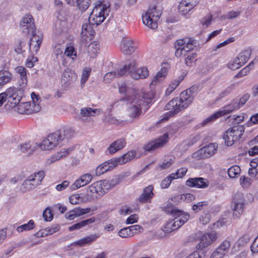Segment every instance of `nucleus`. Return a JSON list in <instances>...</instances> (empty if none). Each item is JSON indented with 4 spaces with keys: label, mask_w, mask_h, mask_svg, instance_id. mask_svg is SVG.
Instances as JSON below:
<instances>
[{
    "label": "nucleus",
    "mask_w": 258,
    "mask_h": 258,
    "mask_svg": "<svg viewBox=\"0 0 258 258\" xmlns=\"http://www.w3.org/2000/svg\"><path fill=\"white\" fill-rule=\"evenodd\" d=\"M244 126L240 125L233 126L227 130L223 136L225 145L227 146H232L235 142L240 139L244 132Z\"/></svg>",
    "instance_id": "nucleus-6"
},
{
    "label": "nucleus",
    "mask_w": 258,
    "mask_h": 258,
    "mask_svg": "<svg viewBox=\"0 0 258 258\" xmlns=\"http://www.w3.org/2000/svg\"><path fill=\"white\" fill-rule=\"evenodd\" d=\"M92 23L90 22L89 23H85L82 25L81 34L82 38L85 41L92 40L94 35L95 31L92 27Z\"/></svg>",
    "instance_id": "nucleus-26"
},
{
    "label": "nucleus",
    "mask_w": 258,
    "mask_h": 258,
    "mask_svg": "<svg viewBox=\"0 0 258 258\" xmlns=\"http://www.w3.org/2000/svg\"><path fill=\"white\" fill-rule=\"evenodd\" d=\"M249 97L250 94L245 93L239 99H235L234 100L236 102L237 105H239V108H240L246 102Z\"/></svg>",
    "instance_id": "nucleus-56"
},
{
    "label": "nucleus",
    "mask_w": 258,
    "mask_h": 258,
    "mask_svg": "<svg viewBox=\"0 0 258 258\" xmlns=\"http://www.w3.org/2000/svg\"><path fill=\"white\" fill-rule=\"evenodd\" d=\"M101 110L100 109H92L90 107L83 108L80 111V117L82 120L85 121L86 119L84 117L94 116L97 112H98L97 114H99Z\"/></svg>",
    "instance_id": "nucleus-35"
},
{
    "label": "nucleus",
    "mask_w": 258,
    "mask_h": 258,
    "mask_svg": "<svg viewBox=\"0 0 258 258\" xmlns=\"http://www.w3.org/2000/svg\"><path fill=\"white\" fill-rule=\"evenodd\" d=\"M163 210L167 213L173 215H179L182 213V210L178 209L174 206L173 203H167L165 206L163 207Z\"/></svg>",
    "instance_id": "nucleus-36"
},
{
    "label": "nucleus",
    "mask_w": 258,
    "mask_h": 258,
    "mask_svg": "<svg viewBox=\"0 0 258 258\" xmlns=\"http://www.w3.org/2000/svg\"><path fill=\"white\" fill-rule=\"evenodd\" d=\"M250 237L249 235L244 234L240 237L237 241L238 246L244 245L249 241Z\"/></svg>",
    "instance_id": "nucleus-63"
},
{
    "label": "nucleus",
    "mask_w": 258,
    "mask_h": 258,
    "mask_svg": "<svg viewBox=\"0 0 258 258\" xmlns=\"http://www.w3.org/2000/svg\"><path fill=\"white\" fill-rule=\"evenodd\" d=\"M128 101L131 104L127 109L128 115L132 119L138 118L142 113L143 106L141 103H143V102L133 96L129 97Z\"/></svg>",
    "instance_id": "nucleus-11"
},
{
    "label": "nucleus",
    "mask_w": 258,
    "mask_h": 258,
    "mask_svg": "<svg viewBox=\"0 0 258 258\" xmlns=\"http://www.w3.org/2000/svg\"><path fill=\"white\" fill-rule=\"evenodd\" d=\"M16 91H17V88L12 87L8 88L5 92H3V94H5L6 100L7 99L9 103L13 100L12 98L14 96V93L16 92Z\"/></svg>",
    "instance_id": "nucleus-45"
},
{
    "label": "nucleus",
    "mask_w": 258,
    "mask_h": 258,
    "mask_svg": "<svg viewBox=\"0 0 258 258\" xmlns=\"http://www.w3.org/2000/svg\"><path fill=\"white\" fill-rule=\"evenodd\" d=\"M90 6V0H79L77 7L82 12L86 11Z\"/></svg>",
    "instance_id": "nucleus-54"
},
{
    "label": "nucleus",
    "mask_w": 258,
    "mask_h": 258,
    "mask_svg": "<svg viewBox=\"0 0 258 258\" xmlns=\"http://www.w3.org/2000/svg\"><path fill=\"white\" fill-rule=\"evenodd\" d=\"M91 69L90 68H86L83 71L81 77V84H85L88 80L91 73Z\"/></svg>",
    "instance_id": "nucleus-55"
},
{
    "label": "nucleus",
    "mask_w": 258,
    "mask_h": 258,
    "mask_svg": "<svg viewBox=\"0 0 258 258\" xmlns=\"http://www.w3.org/2000/svg\"><path fill=\"white\" fill-rule=\"evenodd\" d=\"M217 238V236L215 232L212 231L210 233H205L201 236L200 242L197 245V248L198 249H202L212 244Z\"/></svg>",
    "instance_id": "nucleus-18"
},
{
    "label": "nucleus",
    "mask_w": 258,
    "mask_h": 258,
    "mask_svg": "<svg viewBox=\"0 0 258 258\" xmlns=\"http://www.w3.org/2000/svg\"><path fill=\"white\" fill-rule=\"evenodd\" d=\"M126 144V140L124 138L118 139L109 145L106 149V152L109 154H114L125 147Z\"/></svg>",
    "instance_id": "nucleus-21"
},
{
    "label": "nucleus",
    "mask_w": 258,
    "mask_h": 258,
    "mask_svg": "<svg viewBox=\"0 0 258 258\" xmlns=\"http://www.w3.org/2000/svg\"><path fill=\"white\" fill-rule=\"evenodd\" d=\"M35 227L34 221L30 220L27 223L18 226L17 230L18 232H22L24 231H29L34 229Z\"/></svg>",
    "instance_id": "nucleus-42"
},
{
    "label": "nucleus",
    "mask_w": 258,
    "mask_h": 258,
    "mask_svg": "<svg viewBox=\"0 0 258 258\" xmlns=\"http://www.w3.org/2000/svg\"><path fill=\"white\" fill-rule=\"evenodd\" d=\"M220 116H222L221 115V113L220 112L218 111L216 112L213 114L212 115H211V116L207 117L206 119H205L203 121L202 125H205L209 123L212 122Z\"/></svg>",
    "instance_id": "nucleus-48"
},
{
    "label": "nucleus",
    "mask_w": 258,
    "mask_h": 258,
    "mask_svg": "<svg viewBox=\"0 0 258 258\" xmlns=\"http://www.w3.org/2000/svg\"><path fill=\"white\" fill-rule=\"evenodd\" d=\"M20 27L22 31L25 34H35L36 27L33 17L29 14H26L20 22Z\"/></svg>",
    "instance_id": "nucleus-12"
},
{
    "label": "nucleus",
    "mask_w": 258,
    "mask_h": 258,
    "mask_svg": "<svg viewBox=\"0 0 258 258\" xmlns=\"http://www.w3.org/2000/svg\"><path fill=\"white\" fill-rule=\"evenodd\" d=\"M217 148V145L215 143H211L199 150L198 153L202 158H208L215 154Z\"/></svg>",
    "instance_id": "nucleus-24"
},
{
    "label": "nucleus",
    "mask_w": 258,
    "mask_h": 258,
    "mask_svg": "<svg viewBox=\"0 0 258 258\" xmlns=\"http://www.w3.org/2000/svg\"><path fill=\"white\" fill-rule=\"evenodd\" d=\"M136 153L135 151L132 150L128 151L126 154L119 158V164L120 165L123 164L127 162L131 161L136 156Z\"/></svg>",
    "instance_id": "nucleus-41"
},
{
    "label": "nucleus",
    "mask_w": 258,
    "mask_h": 258,
    "mask_svg": "<svg viewBox=\"0 0 258 258\" xmlns=\"http://www.w3.org/2000/svg\"><path fill=\"white\" fill-rule=\"evenodd\" d=\"M77 79V74L74 71L67 69L63 71L61 75V85L67 90L73 85Z\"/></svg>",
    "instance_id": "nucleus-13"
},
{
    "label": "nucleus",
    "mask_w": 258,
    "mask_h": 258,
    "mask_svg": "<svg viewBox=\"0 0 258 258\" xmlns=\"http://www.w3.org/2000/svg\"><path fill=\"white\" fill-rule=\"evenodd\" d=\"M196 40L191 38H184L178 40L175 43L176 51L175 54L176 57L181 55L186 56V53L193 50L197 45Z\"/></svg>",
    "instance_id": "nucleus-5"
},
{
    "label": "nucleus",
    "mask_w": 258,
    "mask_h": 258,
    "mask_svg": "<svg viewBox=\"0 0 258 258\" xmlns=\"http://www.w3.org/2000/svg\"><path fill=\"white\" fill-rule=\"evenodd\" d=\"M90 211V208L82 209L81 208H75L72 210V213L74 214V216L77 217L86 213H89Z\"/></svg>",
    "instance_id": "nucleus-50"
},
{
    "label": "nucleus",
    "mask_w": 258,
    "mask_h": 258,
    "mask_svg": "<svg viewBox=\"0 0 258 258\" xmlns=\"http://www.w3.org/2000/svg\"><path fill=\"white\" fill-rule=\"evenodd\" d=\"M92 179V175L90 174H84L80 176V177L77 179L71 186L70 189L72 190H74L78 189L79 188L85 186L90 183Z\"/></svg>",
    "instance_id": "nucleus-23"
},
{
    "label": "nucleus",
    "mask_w": 258,
    "mask_h": 258,
    "mask_svg": "<svg viewBox=\"0 0 258 258\" xmlns=\"http://www.w3.org/2000/svg\"><path fill=\"white\" fill-rule=\"evenodd\" d=\"M209 182L203 177L190 178L186 181V185L189 187L205 188L209 186Z\"/></svg>",
    "instance_id": "nucleus-20"
},
{
    "label": "nucleus",
    "mask_w": 258,
    "mask_h": 258,
    "mask_svg": "<svg viewBox=\"0 0 258 258\" xmlns=\"http://www.w3.org/2000/svg\"><path fill=\"white\" fill-rule=\"evenodd\" d=\"M13 78L12 74L6 70L0 71V89L5 85L10 83Z\"/></svg>",
    "instance_id": "nucleus-29"
},
{
    "label": "nucleus",
    "mask_w": 258,
    "mask_h": 258,
    "mask_svg": "<svg viewBox=\"0 0 258 258\" xmlns=\"http://www.w3.org/2000/svg\"><path fill=\"white\" fill-rule=\"evenodd\" d=\"M64 54L68 57H71L73 60H76L77 59V51L74 46L71 44L67 45Z\"/></svg>",
    "instance_id": "nucleus-39"
},
{
    "label": "nucleus",
    "mask_w": 258,
    "mask_h": 258,
    "mask_svg": "<svg viewBox=\"0 0 258 258\" xmlns=\"http://www.w3.org/2000/svg\"><path fill=\"white\" fill-rule=\"evenodd\" d=\"M110 13L109 6L99 2L96 5L91 12L89 18V21L92 23V25L96 26L102 23Z\"/></svg>",
    "instance_id": "nucleus-4"
},
{
    "label": "nucleus",
    "mask_w": 258,
    "mask_h": 258,
    "mask_svg": "<svg viewBox=\"0 0 258 258\" xmlns=\"http://www.w3.org/2000/svg\"><path fill=\"white\" fill-rule=\"evenodd\" d=\"M99 198L104 195L108 189V182L107 180H100L93 183Z\"/></svg>",
    "instance_id": "nucleus-27"
},
{
    "label": "nucleus",
    "mask_w": 258,
    "mask_h": 258,
    "mask_svg": "<svg viewBox=\"0 0 258 258\" xmlns=\"http://www.w3.org/2000/svg\"><path fill=\"white\" fill-rule=\"evenodd\" d=\"M172 216L174 217V218L166 225L165 227V232H170L178 229L187 222L189 218V215L183 211L182 214L181 213L179 215H173Z\"/></svg>",
    "instance_id": "nucleus-9"
},
{
    "label": "nucleus",
    "mask_w": 258,
    "mask_h": 258,
    "mask_svg": "<svg viewBox=\"0 0 258 258\" xmlns=\"http://www.w3.org/2000/svg\"><path fill=\"white\" fill-rule=\"evenodd\" d=\"M45 175L43 170L34 173L28 176L20 186V190L25 193L34 189L36 187L41 184Z\"/></svg>",
    "instance_id": "nucleus-3"
},
{
    "label": "nucleus",
    "mask_w": 258,
    "mask_h": 258,
    "mask_svg": "<svg viewBox=\"0 0 258 258\" xmlns=\"http://www.w3.org/2000/svg\"><path fill=\"white\" fill-rule=\"evenodd\" d=\"M253 66V61L250 62L249 64L241 70L236 76V78H240L247 75L249 73L250 70L252 68Z\"/></svg>",
    "instance_id": "nucleus-47"
},
{
    "label": "nucleus",
    "mask_w": 258,
    "mask_h": 258,
    "mask_svg": "<svg viewBox=\"0 0 258 258\" xmlns=\"http://www.w3.org/2000/svg\"><path fill=\"white\" fill-rule=\"evenodd\" d=\"M196 53H191L188 54L185 57V63L187 66H192L196 60Z\"/></svg>",
    "instance_id": "nucleus-52"
},
{
    "label": "nucleus",
    "mask_w": 258,
    "mask_h": 258,
    "mask_svg": "<svg viewBox=\"0 0 258 258\" xmlns=\"http://www.w3.org/2000/svg\"><path fill=\"white\" fill-rule=\"evenodd\" d=\"M14 94V96L12 98L13 100L10 102L11 107H14L18 105L22 97L24 95V91L22 89L17 88V91Z\"/></svg>",
    "instance_id": "nucleus-38"
},
{
    "label": "nucleus",
    "mask_w": 258,
    "mask_h": 258,
    "mask_svg": "<svg viewBox=\"0 0 258 258\" xmlns=\"http://www.w3.org/2000/svg\"><path fill=\"white\" fill-rule=\"evenodd\" d=\"M240 182L241 185L243 187H247L251 184V179L250 178L242 176L240 178Z\"/></svg>",
    "instance_id": "nucleus-59"
},
{
    "label": "nucleus",
    "mask_w": 258,
    "mask_h": 258,
    "mask_svg": "<svg viewBox=\"0 0 258 258\" xmlns=\"http://www.w3.org/2000/svg\"><path fill=\"white\" fill-rule=\"evenodd\" d=\"M251 55V50L246 49L242 51L238 55L227 64L228 68L235 70L243 66L248 60Z\"/></svg>",
    "instance_id": "nucleus-10"
},
{
    "label": "nucleus",
    "mask_w": 258,
    "mask_h": 258,
    "mask_svg": "<svg viewBox=\"0 0 258 258\" xmlns=\"http://www.w3.org/2000/svg\"><path fill=\"white\" fill-rule=\"evenodd\" d=\"M212 20L213 16L212 15L210 14L202 18L200 20V23L202 25L206 26V27H208L211 25Z\"/></svg>",
    "instance_id": "nucleus-58"
},
{
    "label": "nucleus",
    "mask_w": 258,
    "mask_h": 258,
    "mask_svg": "<svg viewBox=\"0 0 258 258\" xmlns=\"http://www.w3.org/2000/svg\"><path fill=\"white\" fill-rule=\"evenodd\" d=\"M172 175L171 174L162 181L161 183V186L162 188H167L170 185L171 181L173 179H175L174 178H172Z\"/></svg>",
    "instance_id": "nucleus-57"
},
{
    "label": "nucleus",
    "mask_w": 258,
    "mask_h": 258,
    "mask_svg": "<svg viewBox=\"0 0 258 258\" xmlns=\"http://www.w3.org/2000/svg\"><path fill=\"white\" fill-rule=\"evenodd\" d=\"M230 245L229 241L224 240L213 252L211 258H223L228 253Z\"/></svg>",
    "instance_id": "nucleus-19"
},
{
    "label": "nucleus",
    "mask_w": 258,
    "mask_h": 258,
    "mask_svg": "<svg viewBox=\"0 0 258 258\" xmlns=\"http://www.w3.org/2000/svg\"><path fill=\"white\" fill-rule=\"evenodd\" d=\"M95 221V218L92 217L89 219L81 221L80 222L76 223L71 226L69 227V230L70 231H73L75 230L80 229L81 228L85 227L87 225H90Z\"/></svg>",
    "instance_id": "nucleus-30"
},
{
    "label": "nucleus",
    "mask_w": 258,
    "mask_h": 258,
    "mask_svg": "<svg viewBox=\"0 0 258 258\" xmlns=\"http://www.w3.org/2000/svg\"><path fill=\"white\" fill-rule=\"evenodd\" d=\"M187 168L186 167H181L178 169L175 173H172V178L177 179L178 178H182L186 173Z\"/></svg>",
    "instance_id": "nucleus-51"
},
{
    "label": "nucleus",
    "mask_w": 258,
    "mask_h": 258,
    "mask_svg": "<svg viewBox=\"0 0 258 258\" xmlns=\"http://www.w3.org/2000/svg\"><path fill=\"white\" fill-rule=\"evenodd\" d=\"M28 48L25 42L20 41L15 48V51L17 53L21 54L25 51V50Z\"/></svg>",
    "instance_id": "nucleus-53"
},
{
    "label": "nucleus",
    "mask_w": 258,
    "mask_h": 258,
    "mask_svg": "<svg viewBox=\"0 0 258 258\" xmlns=\"http://www.w3.org/2000/svg\"><path fill=\"white\" fill-rule=\"evenodd\" d=\"M194 97L195 95L191 88L182 92L179 98L173 99L166 104V109L170 111L165 114L163 119L167 120L169 118L186 108L192 103Z\"/></svg>",
    "instance_id": "nucleus-1"
},
{
    "label": "nucleus",
    "mask_w": 258,
    "mask_h": 258,
    "mask_svg": "<svg viewBox=\"0 0 258 258\" xmlns=\"http://www.w3.org/2000/svg\"><path fill=\"white\" fill-rule=\"evenodd\" d=\"M153 189L154 187L151 185L145 187L143 190V193L139 197L138 199V202L141 204L151 203V200L154 195Z\"/></svg>",
    "instance_id": "nucleus-22"
},
{
    "label": "nucleus",
    "mask_w": 258,
    "mask_h": 258,
    "mask_svg": "<svg viewBox=\"0 0 258 258\" xmlns=\"http://www.w3.org/2000/svg\"><path fill=\"white\" fill-rule=\"evenodd\" d=\"M211 219V215L209 212L203 213L200 218V221L203 224H207Z\"/></svg>",
    "instance_id": "nucleus-62"
},
{
    "label": "nucleus",
    "mask_w": 258,
    "mask_h": 258,
    "mask_svg": "<svg viewBox=\"0 0 258 258\" xmlns=\"http://www.w3.org/2000/svg\"><path fill=\"white\" fill-rule=\"evenodd\" d=\"M99 236L97 234H91L77 241L76 242V244L81 247L85 246L86 245L91 244Z\"/></svg>",
    "instance_id": "nucleus-34"
},
{
    "label": "nucleus",
    "mask_w": 258,
    "mask_h": 258,
    "mask_svg": "<svg viewBox=\"0 0 258 258\" xmlns=\"http://www.w3.org/2000/svg\"><path fill=\"white\" fill-rule=\"evenodd\" d=\"M59 229V226L58 224H53L51 226L46 228V231L48 235H51L58 231Z\"/></svg>",
    "instance_id": "nucleus-64"
},
{
    "label": "nucleus",
    "mask_w": 258,
    "mask_h": 258,
    "mask_svg": "<svg viewBox=\"0 0 258 258\" xmlns=\"http://www.w3.org/2000/svg\"><path fill=\"white\" fill-rule=\"evenodd\" d=\"M31 146L30 143H26L20 145V150L23 153L29 152V154H31L34 152V149L31 148Z\"/></svg>",
    "instance_id": "nucleus-61"
},
{
    "label": "nucleus",
    "mask_w": 258,
    "mask_h": 258,
    "mask_svg": "<svg viewBox=\"0 0 258 258\" xmlns=\"http://www.w3.org/2000/svg\"><path fill=\"white\" fill-rule=\"evenodd\" d=\"M119 158H114L108 160L105 162V164L109 167V169H112L119 164Z\"/></svg>",
    "instance_id": "nucleus-60"
},
{
    "label": "nucleus",
    "mask_w": 258,
    "mask_h": 258,
    "mask_svg": "<svg viewBox=\"0 0 258 258\" xmlns=\"http://www.w3.org/2000/svg\"><path fill=\"white\" fill-rule=\"evenodd\" d=\"M32 36L29 43V50L37 52L39 50L41 43V37H36V34L32 35Z\"/></svg>",
    "instance_id": "nucleus-31"
},
{
    "label": "nucleus",
    "mask_w": 258,
    "mask_h": 258,
    "mask_svg": "<svg viewBox=\"0 0 258 258\" xmlns=\"http://www.w3.org/2000/svg\"><path fill=\"white\" fill-rule=\"evenodd\" d=\"M161 13L156 10V7H153L149 8L145 15L143 16V22L151 29H154L157 28V21L160 18Z\"/></svg>",
    "instance_id": "nucleus-8"
},
{
    "label": "nucleus",
    "mask_w": 258,
    "mask_h": 258,
    "mask_svg": "<svg viewBox=\"0 0 258 258\" xmlns=\"http://www.w3.org/2000/svg\"><path fill=\"white\" fill-rule=\"evenodd\" d=\"M168 139L169 135L168 134H165L155 141L146 145L144 149L145 151L152 152L155 149L162 147L168 141Z\"/></svg>",
    "instance_id": "nucleus-14"
},
{
    "label": "nucleus",
    "mask_w": 258,
    "mask_h": 258,
    "mask_svg": "<svg viewBox=\"0 0 258 258\" xmlns=\"http://www.w3.org/2000/svg\"><path fill=\"white\" fill-rule=\"evenodd\" d=\"M136 99H139L143 103H141L143 106H146L151 103L154 98V95L152 92L138 94L133 96Z\"/></svg>",
    "instance_id": "nucleus-28"
},
{
    "label": "nucleus",
    "mask_w": 258,
    "mask_h": 258,
    "mask_svg": "<svg viewBox=\"0 0 258 258\" xmlns=\"http://www.w3.org/2000/svg\"><path fill=\"white\" fill-rule=\"evenodd\" d=\"M208 205L207 201H203L194 204L192 206V209L195 213H197L201 210H204Z\"/></svg>",
    "instance_id": "nucleus-46"
},
{
    "label": "nucleus",
    "mask_w": 258,
    "mask_h": 258,
    "mask_svg": "<svg viewBox=\"0 0 258 258\" xmlns=\"http://www.w3.org/2000/svg\"><path fill=\"white\" fill-rule=\"evenodd\" d=\"M243 196L241 194H237L234 196L233 201V214L234 217L237 218L242 214L244 205V201L243 199ZM233 205H231L232 207Z\"/></svg>",
    "instance_id": "nucleus-17"
},
{
    "label": "nucleus",
    "mask_w": 258,
    "mask_h": 258,
    "mask_svg": "<svg viewBox=\"0 0 258 258\" xmlns=\"http://www.w3.org/2000/svg\"><path fill=\"white\" fill-rule=\"evenodd\" d=\"M240 171L239 166L234 165L228 169V174L230 178H235L239 174Z\"/></svg>",
    "instance_id": "nucleus-43"
},
{
    "label": "nucleus",
    "mask_w": 258,
    "mask_h": 258,
    "mask_svg": "<svg viewBox=\"0 0 258 258\" xmlns=\"http://www.w3.org/2000/svg\"><path fill=\"white\" fill-rule=\"evenodd\" d=\"M74 134V131L69 127H64L57 130L49 134L42 141L40 148L43 150H52L59 145L62 141L71 139Z\"/></svg>",
    "instance_id": "nucleus-2"
},
{
    "label": "nucleus",
    "mask_w": 258,
    "mask_h": 258,
    "mask_svg": "<svg viewBox=\"0 0 258 258\" xmlns=\"http://www.w3.org/2000/svg\"><path fill=\"white\" fill-rule=\"evenodd\" d=\"M137 62L133 60L127 65H125L124 67L126 68V75L130 74L131 77L135 80L144 79L147 78L149 75L147 68L142 67L137 69Z\"/></svg>",
    "instance_id": "nucleus-7"
},
{
    "label": "nucleus",
    "mask_w": 258,
    "mask_h": 258,
    "mask_svg": "<svg viewBox=\"0 0 258 258\" xmlns=\"http://www.w3.org/2000/svg\"><path fill=\"white\" fill-rule=\"evenodd\" d=\"M97 193V192L96 191L93 184H91L87 187V189L86 199L87 201H92L99 199Z\"/></svg>",
    "instance_id": "nucleus-37"
},
{
    "label": "nucleus",
    "mask_w": 258,
    "mask_h": 258,
    "mask_svg": "<svg viewBox=\"0 0 258 258\" xmlns=\"http://www.w3.org/2000/svg\"><path fill=\"white\" fill-rule=\"evenodd\" d=\"M126 67H123L120 69L114 72H110L106 73L103 78V81L105 84L110 83L115 77H120L126 75Z\"/></svg>",
    "instance_id": "nucleus-25"
},
{
    "label": "nucleus",
    "mask_w": 258,
    "mask_h": 258,
    "mask_svg": "<svg viewBox=\"0 0 258 258\" xmlns=\"http://www.w3.org/2000/svg\"><path fill=\"white\" fill-rule=\"evenodd\" d=\"M183 80V78H179L178 79L174 80L172 81L169 87L167 88L166 91V94L169 95L172 93L179 85L181 81Z\"/></svg>",
    "instance_id": "nucleus-44"
},
{
    "label": "nucleus",
    "mask_w": 258,
    "mask_h": 258,
    "mask_svg": "<svg viewBox=\"0 0 258 258\" xmlns=\"http://www.w3.org/2000/svg\"><path fill=\"white\" fill-rule=\"evenodd\" d=\"M167 73V69L165 68H162L154 78L151 82V85H155L157 83L162 81L166 77Z\"/></svg>",
    "instance_id": "nucleus-40"
},
{
    "label": "nucleus",
    "mask_w": 258,
    "mask_h": 258,
    "mask_svg": "<svg viewBox=\"0 0 258 258\" xmlns=\"http://www.w3.org/2000/svg\"><path fill=\"white\" fill-rule=\"evenodd\" d=\"M196 4L191 3H187L185 1L181 2L178 6L179 12L181 15H185L191 10Z\"/></svg>",
    "instance_id": "nucleus-32"
},
{
    "label": "nucleus",
    "mask_w": 258,
    "mask_h": 258,
    "mask_svg": "<svg viewBox=\"0 0 258 258\" xmlns=\"http://www.w3.org/2000/svg\"><path fill=\"white\" fill-rule=\"evenodd\" d=\"M137 44L129 37H123L120 44V50L125 55L133 53L137 49Z\"/></svg>",
    "instance_id": "nucleus-16"
},
{
    "label": "nucleus",
    "mask_w": 258,
    "mask_h": 258,
    "mask_svg": "<svg viewBox=\"0 0 258 258\" xmlns=\"http://www.w3.org/2000/svg\"><path fill=\"white\" fill-rule=\"evenodd\" d=\"M18 110L20 114H30L40 110L39 104L26 102L18 105Z\"/></svg>",
    "instance_id": "nucleus-15"
},
{
    "label": "nucleus",
    "mask_w": 258,
    "mask_h": 258,
    "mask_svg": "<svg viewBox=\"0 0 258 258\" xmlns=\"http://www.w3.org/2000/svg\"><path fill=\"white\" fill-rule=\"evenodd\" d=\"M238 109L239 105H237L236 102L233 99L230 104L224 106L222 109L219 111L220 112L221 115L223 116Z\"/></svg>",
    "instance_id": "nucleus-33"
},
{
    "label": "nucleus",
    "mask_w": 258,
    "mask_h": 258,
    "mask_svg": "<svg viewBox=\"0 0 258 258\" xmlns=\"http://www.w3.org/2000/svg\"><path fill=\"white\" fill-rule=\"evenodd\" d=\"M118 235L122 238H127L133 236V232H131V229L128 227L121 229L118 232Z\"/></svg>",
    "instance_id": "nucleus-49"
}]
</instances>
